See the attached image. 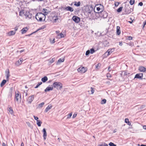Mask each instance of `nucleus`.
I'll return each mask as SVG.
<instances>
[{
    "instance_id": "f257e3e1",
    "label": "nucleus",
    "mask_w": 146,
    "mask_h": 146,
    "mask_svg": "<svg viewBox=\"0 0 146 146\" xmlns=\"http://www.w3.org/2000/svg\"><path fill=\"white\" fill-rule=\"evenodd\" d=\"M44 18V20H45V16L44 14L42 13H37L35 16L36 19L38 21H42V18Z\"/></svg>"
},
{
    "instance_id": "f03ea898",
    "label": "nucleus",
    "mask_w": 146,
    "mask_h": 146,
    "mask_svg": "<svg viewBox=\"0 0 146 146\" xmlns=\"http://www.w3.org/2000/svg\"><path fill=\"white\" fill-rule=\"evenodd\" d=\"M85 13L87 15L89 16L91 15V5L86 6L84 9Z\"/></svg>"
},
{
    "instance_id": "7ed1b4c3",
    "label": "nucleus",
    "mask_w": 146,
    "mask_h": 146,
    "mask_svg": "<svg viewBox=\"0 0 146 146\" xmlns=\"http://www.w3.org/2000/svg\"><path fill=\"white\" fill-rule=\"evenodd\" d=\"M53 85L54 87L57 89H60L62 87V84L59 82H55L53 83Z\"/></svg>"
},
{
    "instance_id": "20e7f679",
    "label": "nucleus",
    "mask_w": 146,
    "mask_h": 146,
    "mask_svg": "<svg viewBox=\"0 0 146 146\" xmlns=\"http://www.w3.org/2000/svg\"><path fill=\"white\" fill-rule=\"evenodd\" d=\"M132 9L129 7V5H125V12L126 14L130 13L132 12Z\"/></svg>"
},
{
    "instance_id": "39448f33",
    "label": "nucleus",
    "mask_w": 146,
    "mask_h": 146,
    "mask_svg": "<svg viewBox=\"0 0 146 146\" xmlns=\"http://www.w3.org/2000/svg\"><path fill=\"white\" fill-rule=\"evenodd\" d=\"M115 50V48H113L111 49H108V51L105 53L104 55H105L104 56H105V57H106L108 56L112 52H113Z\"/></svg>"
},
{
    "instance_id": "423d86ee",
    "label": "nucleus",
    "mask_w": 146,
    "mask_h": 146,
    "mask_svg": "<svg viewBox=\"0 0 146 146\" xmlns=\"http://www.w3.org/2000/svg\"><path fill=\"white\" fill-rule=\"evenodd\" d=\"M87 69L86 67H81L79 68L77 70L78 71L81 73H84L87 71Z\"/></svg>"
},
{
    "instance_id": "0eeeda50",
    "label": "nucleus",
    "mask_w": 146,
    "mask_h": 146,
    "mask_svg": "<svg viewBox=\"0 0 146 146\" xmlns=\"http://www.w3.org/2000/svg\"><path fill=\"white\" fill-rule=\"evenodd\" d=\"M98 5H96L94 7V13L96 12L97 13H101L102 11H103L99 7H97Z\"/></svg>"
},
{
    "instance_id": "6e6552de",
    "label": "nucleus",
    "mask_w": 146,
    "mask_h": 146,
    "mask_svg": "<svg viewBox=\"0 0 146 146\" xmlns=\"http://www.w3.org/2000/svg\"><path fill=\"white\" fill-rule=\"evenodd\" d=\"M72 20L76 23H78L80 21V18L76 16H74L72 18Z\"/></svg>"
},
{
    "instance_id": "1a4fd4ad",
    "label": "nucleus",
    "mask_w": 146,
    "mask_h": 146,
    "mask_svg": "<svg viewBox=\"0 0 146 146\" xmlns=\"http://www.w3.org/2000/svg\"><path fill=\"white\" fill-rule=\"evenodd\" d=\"M15 98L16 99L17 102H18L19 100H21V95L19 94V92L17 93H15Z\"/></svg>"
},
{
    "instance_id": "9d476101",
    "label": "nucleus",
    "mask_w": 146,
    "mask_h": 146,
    "mask_svg": "<svg viewBox=\"0 0 146 146\" xmlns=\"http://www.w3.org/2000/svg\"><path fill=\"white\" fill-rule=\"evenodd\" d=\"M143 74L139 73L135 75L134 79L135 78H138L139 79L141 80L143 79Z\"/></svg>"
},
{
    "instance_id": "9b49d317",
    "label": "nucleus",
    "mask_w": 146,
    "mask_h": 146,
    "mask_svg": "<svg viewBox=\"0 0 146 146\" xmlns=\"http://www.w3.org/2000/svg\"><path fill=\"white\" fill-rule=\"evenodd\" d=\"M34 95H32L31 96H30L27 100L28 103L29 104H31L34 99Z\"/></svg>"
},
{
    "instance_id": "f8f14e48",
    "label": "nucleus",
    "mask_w": 146,
    "mask_h": 146,
    "mask_svg": "<svg viewBox=\"0 0 146 146\" xmlns=\"http://www.w3.org/2000/svg\"><path fill=\"white\" fill-rule=\"evenodd\" d=\"M23 59L22 58H21L19 59L15 63V64L16 66H18L20 65L22 63Z\"/></svg>"
},
{
    "instance_id": "ddd939ff",
    "label": "nucleus",
    "mask_w": 146,
    "mask_h": 146,
    "mask_svg": "<svg viewBox=\"0 0 146 146\" xmlns=\"http://www.w3.org/2000/svg\"><path fill=\"white\" fill-rule=\"evenodd\" d=\"M25 15L27 18H28L29 19H31L32 15V14L29 12H26Z\"/></svg>"
},
{
    "instance_id": "4468645a",
    "label": "nucleus",
    "mask_w": 146,
    "mask_h": 146,
    "mask_svg": "<svg viewBox=\"0 0 146 146\" xmlns=\"http://www.w3.org/2000/svg\"><path fill=\"white\" fill-rule=\"evenodd\" d=\"M101 16L104 18H106L108 15V13L105 11H102Z\"/></svg>"
},
{
    "instance_id": "2eb2a0df",
    "label": "nucleus",
    "mask_w": 146,
    "mask_h": 146,
    "mask_svg": "<svg viewBox=\"0 0 146 146\" xmlns=\"http://www.w3.org/2000/svg\"><path fill=\"white\" fill-rule=\"evenodd\" d=\"M139 70L141 72H145L146 71V68L144 67L140 66L139 67Z\"/></svg>"
},
{
    "instance_id": "dca6fc26",
    "label": "nucleus",
    "mask_w": 146,
    "mask_h": 146,
    "mask_svg": "<svg viewBox=\"0 0 146 146\" xmlns=\"http://www.w3.org/2000/svg\"><path fill=\"white\" fill-rule=\"evenodd\" d=\"M42 132L43 133V138H44V140H45L46 138L47 133H46V129L45 128H44L43 129Z\"/></svg>"
},
{
    "instance_id": "f3484780",
    "label": "nucleus",
    "mask_w": 146,
    "mask_h": 146,
    "mask_svg": "<svg viewBox=\"0 0 146 146\" xmlns=\"http://www.w3.org/2000/svg\"><path fill=\"white\" fill-rule=\"evenodd\" d=\"M65 9L67 11H69L71 12H72L74 11L73 9L70 6H67L65 7Z\"/></svg>"
},
{
    "instance_id": "a211bd4d",
    "label": "nucleus",
    "mask_w": 146,
    "mask_h": 146,
    "mask_svg": "<svg viewBox=\"0 0 146 146\" xmlns=\"http://www.w3.org/2000/svg\"><path fill=\"white\" fill-rule=\"evenodd\" d=\"M28 28L27 27H25L23 28L21 30V33L22 34L25 33L28 30Z\"/></svg>"
},
{
    "instance_id": "6ab92c4d",
    "label": "nucleus",
    "mask_w": 146,
    "mask_h": 146,
    "mask_svg": "<svg viewBox=\"0 0 146 146\" xmlns=\"http://www.w3.org/2000/svg\"><path fill=\"white\" fill-rule=\"evenodd\" d=\"M15 33L16 32L15 31H11L9 32L8 34L9 36H12L14 35Z\"/></svg>"
},
{
    "instance_id": "aec40b11",
    "label": "nucleus",
    "mask_w": 146,
    "mask_h": 146,
    "mask_svg": "<svg viewBox=\"0 0 146 146\" xmlns=\"http://www.w3.org/2000/svg\"><path fill=\"white\" fill-rule=\"evenodd\" d=\"M117 35H119L121 33V31L120 28L119 26H117Z\"/></svg>"
},
{
    "instance_id": "412c9836",
    "label": "nucleus",
    "mask_w": 146,
    "mask_h": 146,
    "mask_svg": "<svg viewBox=\"0 0 146 146\" xmlns=\"http://www.w3.org/2000/svg\"><path fill=\"white\" fill-rule=\"evenodd\" d=\"M52 108V106L51 105H49L48 107L46 108L45 111L47 112L50 109Z\"/></svg>"
},
{
    "instance_id": "4be33fe9",
    "label": "nucleus",
    "mask_w": 146,
    "mask_h": 146,
    "mask_svg": "<svg viewBox=\"0 0 146 146\" xmlns=\"http://www.w3.org/2000/svg\"><path fill=\"white\" fill-rule=\"evenodd\" d=\"M53 87H47L46 88L45 90L44 91L45 92H46L47 91H49L50 90H53Z\"/></svg>"
},
{
    "instance_id": "5701e85b",
    "label": "nucleus",
    "mask_w": 146,
    "mask_h": 146,
    "mask_svg": "<svg viewBox=\"0 0 146 146\" xmlns=\"http://www.w3.org/2000/svg\"><path fill=\"white\" fill-rule=\"evenodd\" d=\"M48 80V78L46 76H45L42 78L41 80L43 82H45Z\"/></svg>"
},
{
    "instance_id": "b1692460",
    "label": "nucleus",
    "mask_w": 146,
    "mask_h": 146,
    "mask_svg": "<svg viewBox=\"0 0 146 146\" xmlns=\"http://www.w3.org/2000/svg\"><path fill=\"white\" fill-rule=\"evenodd\" d=\"M48 10L47 9H43L42 10V12L43 13V14H44L45 15H45H47V14L48 13V12H47Z\"/></svg>"
},
{
    "instance_id": "393cba45",
    "label": "nucleus",
    "mask_w": 146,
    "mask_h": 146,
    "mask_svg": "<svg viewBox=\"0 0 146 146\" xmlns=\"http://www.w3.org/2000/svg\"><path fill=\"white\" fill-rule=\"evenodd\" d=\"M42 123V122L40 120H38L36 121V124L39 127L41 126V124Z\"/></svg>"
},
{
    "instance_id": "a878e982",
    "label": "nucleus",
    "mask_w": 146,
    "mask_h": 146,
    "mask_svg": "<svg viewBox=\"0 0 146 146\" xmlns=\"http://www.w3.org/2000/svg\"><path fill=\"white\" fill-rule=\"evenodd\" d=\"M6 80H3L1 83L0 86L1 87H2L6 83Z\"/></svg>"
},
{
    "instance_id": "bb28decb",
    "label": "nucleus",
    "mask_w": 146,
    "mask_h": 146,
    "mask_svg": "<svg viewBox=\"0 0 146 146\" xmlns=\"http://www.w3.org/2000/svg\"><path fill=\"white\" fill-rule=\"evenodd\" d=\"M64 58H60L58 60L57 63V64H59V63L62 62L64 61Z\"/></svg>"
},
{
    "instance_id": "cd10ccee",
    "label": "nucleus",
    "mask_w": 146,
    "mask_h": 146,
    "mask_svg": "<svg viewBox=\"0 0 146 146\" xmlns=\"http://www.w3.org/2000/svg\"><path fill=\"white\" fill-rule=\"evenodd\" d=\"M109 42L107 41H105L104 42L103 44L105 46H108Z\"/></svg>"
},
{
    "instance_id": "c85d7f7f",
    "label": "nucleus",
    "mask_w": 146,
    "mask_h": 146,
    "mask_svg": "<svg viewBox=\"0 0 146 146\" xmlns=\"http://www.w3.org/2000/svg\"><path fill=\"white\" fill-rule=\"evenodd\" d=\"M74 3V5L77 7L79 6L80 4V2H78V3H77L76 2H75Z\"/></svg>"
},
{
    "instance_id": "c756f323",
    "label": "nucleus",
    "mask_w": 146,
    "mask_h": 146,
    "mask_svg": "<svg viewBox=\"0 0 146 146\" xmlns=\"http://www.w3.org/2000/svg\"><path fill=\"white\" fill-rule=\"evenodd\" d=\"M8 110L10 113H11V114H13V111L12 108L11 107H10V108H9Z\"/></svg>"
},
{
    "instance_id": "7c9ffc66",
    "label": "nucleus",
    "mask_w": 146,
    "mask_h": 146,
    "mask_svg": "<svg viewBox=\"0 0 146 146\" xmlns=\"http://www.w3.org/2000/svg\"><path fill=\"white\" fill-rule=\"evenodd\" d=\"M58 36L59 37L58 38H61L64 37V35L63 34H62V33L58 34Z\"/></svg>"
},
{
    "instance_id": "2f4dec72",
    "label": "nucleus",
    "mask_w": 146,
    "mask_h": 146,
    "mask_svg": "<svg viewBox=\"0 0 146 146\" xmlns=\"http://www.w3.org/2000/svg\"><path fill=\"white\" fill-rule=\"evenodd\" d=\"M90 53H91V49H90V50H88L86 51V56H88Z\"/></svg>"
},
{
    "instance_id": "473e14b6",
    "label": "nucleus",
    "mask_w": 146,
    "mask_h": 146,
    "mask_svg": "<svg viewBox=\"0 0 146 146\" xmlns=\"http://www.w3.org/2000/svg\"><path fill=\"white\" fill-rule=\"evenodd\" d=\"M53 19L54 20V22H56L58 20V17L57 16L56 17H54L53 18Z\"/></svg>"
},
{
    "instance_id": "72a5a7b5",
    "label": "nucleus",
    "mask_w": 146,
    "mask_h": 146,
    "mask_svg": "<svg viewBox=\"0 0 146 146\" xmlns=\"http://www.w3.org/2000/svg\"><path fill=\"white\" fill-rule=\"evenodd\" d=\"M48 60L50 63H52L54 61L55 58H52L51 59H49Z\"/></svg>"
},
{
    "instance_id": "f704fd0d",
    "label": "nucleus",
    "mask_w": 146,
    "mask_h": 146,
    "mask_svg": "<svg viewBox=\"0 0 146 146\" xmlns=\"http://www.w3.org/2000/svg\"><path fill=\"white\" fill-rule=\"evenodd\" d=\"M42 84V82H40L38 83V84L36 85V86L35 87V88H37L38 86Z\"/></svg>"
},
{
    "instance_id": "c9c22d12",
    "label": "nucleus",
    "mask_w": 146,
    "mask_h": 146,
    "mask_svg": "<svg viewBox=\"0 0 146 146\" xmlns=\"http://www.w3.org/2000/svg\"><path fill=\"white\" fill-rule=\"evenodd\" d=\"M123 8L122 7H120L117 10V11L118 12H121L122 10V9Z\"/></svg>"
},
{
    "instance_id": "e433bc0d",
    "label": "nucleus",
    "mask_w": 146,
    "mask_h": 146,
    "mask_svg": "<svg viewBox=\"0 0 146 146\" xmlns=\"http://www.w3.org/2000/svg\"><path fill=\"white\" fill-rule=\"evenodd\" d=\"M135 3V0H130L129 1V3L131 5H133Z\"/></svg>"
},
{
    "instance_id": "4c0bfd02",
    "label": "nucleus",
    "mask_w": 146,
    "mask_h": 146,
    "mask_svg": "<svg viewBox=\"0 0 146 146\" xmlns=\"http://www.w3.org/2000/svg\"><path fill=\"white\" fill-rule=\"evenodd\" d=\"M72 115V113H71L67 115V119H69L70 118Z\"/></svg>"
},
{
    "instance_id": "58836bf2",
    "label": "nucleus",
    "mask_w": 146,
    "mask_h": 146,
    "mask_svg": "<svg viewBox=\"0 0 146 146\" xmlns=\"http://www.w3.org/2000/svg\"><path fill=\"white\" fill-rule=\"evenodd\" d=\"M106 100L105 99H104L102 101L101 104H104L106 103Z\"/></svg>"
},
{
    "instance_id": "ea45409f",
    "label": "nucleus",
    "mask_w": 146,
    "mask_h": 146,
    "mask_svg": "<svg viewBox=\"0 0 146 146\" xmlns=\"http://www.w3.org/2000/svg\"><path fill=\"white\" fill-rule=\"evenodd\" d=\"M109 145L110 146H116V145L112 142H110L109 143Z\"/></svg>"
},
{
    "instance_id": "a19ab883",
    "label": "nucleus",
    "mask_w": 146,
    "mask_h": 146,
    "mask_svg": "<svg viewBox=\"0 0 146 146\" xmlns=\"http://www.w3.org/2000/svg\"><path fill=\"white\" fill-rule=\"evenodd\" d=\"M44 103L43 102L39 104V107L41 108L43 107V106L44 105Z\"/></svg>"
},
{
    "instance_id": "79ce46f5",
    "label": "nucleus",
    "mask_w": 146,
    "mask_h": 146,
    "mask_svg": "<svg viewBox=\"0 0 146 146\" xmlns=\"http://www.w3.org/2000/svg\"><path fill=\"white\" fill-rule=\"evenodd\" d=\"M24 11L23 10L19 12V15L20 16H22V15L24 14Z\"/></svg>"
},
{
    "instance_id": "37998d69",
    "label": "nucleus",
    "mask_w": 146,
    "mask_h": 146,
    "mask_svg": "<svg viewBox=\"0 0 146 146\" xmlns=\"http://www.w3.org/2000/svg\"><path fill=\"white\" fill-rule=\"evenodd\" d=\"M98 146H108L107 144L105 143H104L103 144L99 145Z\"/></svg>"
},
{
    "instance_id": "c03bdc74",
    "label": "nucleus",
    "mask_w": 146,
    "mask_h": 146,
    "mask_svg": "<svg viewBox=\"0 0 146 146\" xmlns=\"http://www.w3.org/2000/svg\"><path fill=\"white\" fill-rule=\"evenodd\" d=\"M9 73V70L8 69V71L7 72H6V76H7L9 77L10 76Z\"/></svg>"
},
{
    "instance_id": "a18cd8bd",
    "label": "nucleus",
    "mask_w": 146,
    "mask_h": 146,
    "mask_svg": "<svg viewBox=\"0 0 146 146\" xmlns=\"http://www.w3.org/2000/svg\"><path fill=\"white\" fill-rule=\"evenodd\" d=\"M26 123L29 127H31V124L29 122H26Z\"/></svg>"
},
{
    "instance_id": "49530a36",
    "label": "nucleus",
    "mask_w": 146,
    "mask_h": 146,
    "mask_svg": "<svg viewBox=\"0 0 146 146\" xmlns=\"http://www.w3.org/2000/svg\"><path fill=\"white\" fill-rule=\"evenodd\" d=\"M132 37L131 36H129L128 37L127 39L128 40H131L132 39Z\"/></svg>"
},
{
    "instance_id": "de8ad7c7",
    "label": "nucleus",
    "mask_w": 146,
    "mask_h": 146,
    "mask_svg": "<svg viewBox=\"0 0 146 146\" xmlns=\"http://www.w3.org/2000/svg\"><path fill=\"white\" fill-rule=\"evenodd\" d=\"M97 49L95 50L94 48H92V54L94 53Z\"/></svg>"
},
{
    "instance_id": "09e8293b",
    "label": "nucleus",
    "mask_w": 146,
    "mask_h": 146,
    "mask_svg": "<svg viewBox=\"0 0 146 146\" xmlns=\"http://www.w3.org/2000/svg\"><path fill=\"white\" fill-rule=\"evenodd\" d=\"M119 4V3L118 2H115V6H117Z\"/></svg>"
},
{
    "instance_id": "8fccbe9b",
    "label": "nucleus",
    "mask_w": 146,
    "mask_h": 146,
    "mask_svg": "<svg viewBox=\"0 0 146 146\" xmlns=\"http://www.w3.org/2000/svg\"><path fill=\"white\" fill-rule=\"evenodd\" d=\"M107 78H109V77L111 78V74L109 73H108L107 74Z\"/></svg>"
},
{
    "instance_id": "3c124183",
    "label": "nucleus",
    "mask_w": 146,
    "mask_h": 146,
    "mask_svg": "<svg viewBox=\"0 0 146 146\" xmlns=\"http://www.w3.org/2000/svg\"><path fill=\"white\" fill-rule=\"evenodd\" d=\"M2 146H8L7 144H6L5 143L3 142L2 144Z\"/></svg>"
},
{
    "instance_id": "603ef678",
    "label": "nucleus",
    "mask_w": 146,
    "mask_h": 146,
    "mask_svg": "<svg viewBox=\"0 0 146 146\" xmlns=\"http://www.w3.org/2000/svg\"><path fill=\"white\" fill-rule=\"evenodd\" d=\"M125 123H127L129 121L128 119V118H126L125 119Z\"/></svg>"
},
{
    "instance_id": "864d4df0",
    "label": "nucleus",
    "mask_w": 146,
    "mask_h": 146,
    "mask_svg": "<svg viewBox=\"0 0 146 146\" xmlns=\"http://www.w3.org/2000/svg\"><path fill=\"white\" fill-rule=\"evenodd\" d=\"M34 117L35 120H36V121H37V120H38V118L36 116H34Z\"/></svg>"
},
{
    "instance_id": "5fc2aeb1",
    "label": "nucleus",
    "mask_w": 146,
    "mask_h": 146,
    "mask_svg": "<svg viewBox=\"0 0 146 146\" xmlns=\"http://www.w3.org/2000/svg\"><path fill=\"white\" fill-rule=\"evenodd\" d=\"M143 29L144 28L145 25H146V21L145 22H143Z\"/></svg>"
},
{
    "instance_id": "6e6d98bb",
    "label": "nucleus",
    "mask_w": 146,
    "mask_h": 146,
    "mask_svg": "<svg viewBox=\"0 0 146 146\" xmlns=\"http://www.w3.org/2000/svg\"><path fill=\"white\" fill-rule=\"evenodd\" d=\"M15 31H14L16 32L18 29V27L17 26H16L14 28Z\"/></svg>"
},
{
    "instance_id": "4d7b16f0",
    "label": "nucleus",
    "mask_w": 146,
    "mask_h": 146,
    "mask_svg": "<svg viewBox=\"0 0 146 146\" xmlns=\"http://www.w3.org/2000/svg\"><path fill=\"white\" fill-rule=\"evenodd\" d=\"M138 5L140 6H142L143 5V3L142 2H140L139 3Z\"/></svg>"
},
{
    "instance_id": "13d9d810",
    "label": "nucleus",
    "mask_w": 146,
    "mask_h": 146,
    "mask_svg": "<svg viewBox=\"0 0 146 146\" xmlns=\"http://www.w3.org/2000/svg\"><path fill=\"white\" fill-rule=\"evenodd\" d=\"M94 92V89L92 88V94H93Z\"/></svg>"
},
{
    "instance_id": "bf43d9fd",
    "label": "nucleus",
    "mask_w": 146,
    "mask_h": 146,
    "mask_svg": "<svg viewBox=\"0 0 146 146\" xmlns=\"http://www.w3.org/2000/svg\"><path fill=\"white\" fill-rule=\"evenodd\" d=\"M76 115H77V114L74 113L72 116V118H74L76 116Z\"/></svg>"
},
{
    "instance_id": "052dcab7",
    "label": "nucleus",
    "mask_w": 146,
    "mask_h": 146,
    "mask_svg": "<svg viewBox=\"0 0 146 146\" xmlns=\"http://www.w3.org/2000/svg\"><path fill=\"white\" fill-rule=\"evenodd\" d=\"M110 68H111V67H110V66L109 67H108V71H111V69H110Z\"/></svg>"
},
{
    "instance_id": "680f3d73",
    "label": "nucleus",
    "mask_w": 146,
    "mask_h": 146,
    "mask_svg": "<svg viewBox=\"0 0 146 146\" xmlns=\"http://www.w3.org/2000/svg\"><path fill=\"white\" fill-rule=\"evenodd\" d=\"M6 77L7 80H9V77L8 76H6Z\"/></svg>"
},
{
    "instance_id": "e2e57ef3",
    "label": "nucleus",
    "mask_w": 146,
    "mask_h": 146,
    "mask_svg": "<svg viewBox=\"0 0 146 146\" xmlns=\"http://www.w3.org/2000/svg\"><path fill=\"white\" fill-rule=\"evenodd\" d=\"M145 105H142L141 106V108H145Z\"/></svg>"
},
{
    "instance_id": "0e129e2a",
    "label": "nucleus",
    "mask_w": 146,
    "mask_h": 146,
    "mask_svg": "<svg viewBox=\"0 0 146 146\" xmlns=\"http://www.w3.org/2000/svg\"><path fill=\"white\" fill-rule=\"evenodd\" d=\"M122 44V42H119V45L120 46H121Z\"/></svg>"
},
{
    "instance_id": "69168bd1",
    "label": "nucleus",
    "mask_w": 146,
    "mask_h": 146,
    "mask_svg": "<svg viewBox=\"0 0 146 146\" xmlns=\"http://www.w3.org/2000/svg\"><path fill=\"white\" fill-rule=\"evenodd\" d=\"M143 127L144 129H146V125L143 126Z\"/></svg>"
},
{
    "instance_id": "338daca9",
    "label": "nucleus",
    "mask_w": 146,
    "mask_h": 146,
    "mask_svg": "<svg viewBox=\"0 0 146 146\" xmlns=\"http://www.w3.org/2000/svg\"><path fill=\"white\" fill-rule=\"evenodd\" d=\"M21 146H24V144L23 142L21 143Z\"/></svg>"
},
{
    "instance_id": "774afa93",
    "label": "nucleus",
    "mask_w": 146,
    "mask_h": 146,
    "mask_svg": "<svg viewBox=\"0 0 146 146\" xmlns=\"http://www.w3.org/2000/svg\"><path fill=\"white\" fill-rule=\"evenodd\" d=\"M56 33L57 34H58L60 33V31H56Z\"/></svg>"
}]
</instances>
